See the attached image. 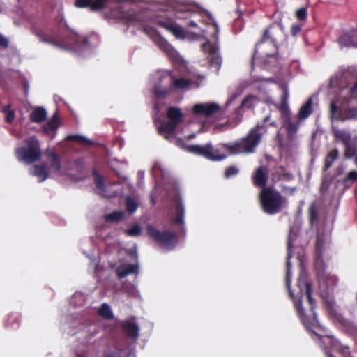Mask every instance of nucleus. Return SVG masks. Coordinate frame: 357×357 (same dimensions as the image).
I'll list each match as a JSON object with an SVG mask.
<instances>
[{
	"label": "nucleus",
	"instance_id": "f257e3e1",
	"mask_svg": "<svg viewBox=\"0 0 357 357\" xmlns=\"http://www.w3.org/2000/svg\"><path fill=\"white\" fill-rule=\"evenodd\" d=\"M300 223L296 222L290 228L287 241V257L286 285L289 294L294 301L297 314L307 331H311L320 340L321 337L312 330L319 325L317 315L313 311L315 302L312 297V287L307 280V274L303 268V248L300 247L307 244L308 241L301 243L298 236Z\"/></svg>",
	"mask_w": 357,
	"mask_h": 357
},
{
	"label": "nucleus",
	"instance_id": "f03ea898",
	"mask_svg": "<svg viewBox=\"0 0 357 357\" xmlns=\"http://www.w3.org/2000/svg\"><path fill=\"white\" fill-rule=\"evenodd\" d=\"M331 242V237L328 235L317 236L316 243V252L317 259L316 261V268L317 270V278L321 296L326 303V307L329 314L337 320H340V314L337 312V309L333 296L331 295L333 291L334 287L336 285L337 279L335 275H331L320 268L318 266L321 265V260L319 259L321 257L324 249L326 248Z\"/></svg>",
	"mask_w": 357,
	"mask_h": 357
},
{
	"label": "nucleus",
	"instance_id": "7ed1b4c3",
	"mask_svg": "<svg viewBox=\"0 0 357 357\" xmlns=\"http://www.w3.org/2000/svg\"><path fill=\"white\" fill-rule=\"evenodd\" d=\"M153 93L156 98H164L172 93L175 89H185L189 86L195 85L199 87V83H195L192 80L183 78L176 79L169 72L157 71L152 77Z\"/></svg>",
	"mask_w": 357,
	"mask_h": 357
},
{
	"label": "nucleus",
	"instance_id": "20e7f679",
	"mask_svg": "<svg viewBox=\"0 0 357 357\" xmlns=\"http://www.w3.org/2000/svg\"><path fill=\"white\" fill-rule=\"evenodd\" d=\"M38 37L43 42L52 44L53 46L62 50H70L79 53L81 50L87 45V40L84 37L76 33L66 30L65 36L61 34L40 31L37 33Z\"/></svg>",
	"mask_w": 357,
	"mask_h": 357
},
{
	"label": "nucleus",
	"instance_id": "39448f33",
	"mask_svg": "<svg viewBox=\"0 0 357 357\" xmlns=\"http://www.w3.org/2000/svg\"><path fill=\"white\" fill-rule=\"evenodd\" d=\"M270 116L264 118L262 124H257L255 128L250 130L246 137L239 142L232 144H225L222 146L231 154H238L242 153H252L261 141L263 134L266 132V127L268 124L277 126L275 121H271Z\"/></svg>",
	"mask_w": 357,
	"mask_h": 357
},
{
	"label": "nucleus",
	"instance_id": "423d86ee",
	"mask_svg": "<svg viewBox=\"0 0 357 357\" xmlns=\"http://www.w3.org/2000/svg\"><path fill=\"white\" fill-rule=\"evenodd\" d=\"M259 200L262 210L268 215L278 213L287 206L286 199L271 187L262 189Z\"/></svg>",
	"mask_w": 357,
	"mask_h": 357
},
{
	"label": "nucleus",
	"instance_id": "0eeeda50",
	"mask_svg": "<svg viewBox=\"0 0 357 357\" xmlns=\"http://www.w3.org/2000/svg\"><path fill=\"white\" fill-rule=\"evenodd\" d=\"M15 155L20 162L26 164L39 160L42 156L40 142L36 136L29 137L15 149Z\"/></svg>",
	"mask_w": 357,
	"mask_h": 357
},
{
	"label": "nucleus",
	"instance_id": "6e6552de",
	"mask_svg": "<svg viewBox=\"0 0 357 357\" xmlns=\"http://www.w3.org/2000/svg\"><path fill=\"white\" fill-rule=\"evenodd\" d=\"M168 122H165L155 117V124L160 134L170 140L174 137V130L178 124L182 121L183 113L178 107H171L167 112Z\"/></svg>",
	"mask_w": 357,
	"mask_h": 357
},
{
	"label": "nucleus",
	"instance_id": "1a4fd4ad",
	"mask_svg": "<svg viewBox=\"0 0 357 357\" xmlns=\"http://www.w3.org/2000/svg\"><path fill=\"white\" fill-rule=\"evenodd\" d=\"M342 98L337 97L330 105L329 114L332 121L357 120L356 107H344L342 105Z\"/></svg>",
	"mask_w": 357,
	"mask_h": 357
},
{
	"label": "nucleus",
	"instance_id": "9d476101",
	"mask_svg": "<svg viewBox=\"0 0 357 357\" xmlns=\"http://www.w3.org/2000/svg\"><path fill=\"white\" fill-rule=\"evenodd\" d=\"M213 31L215 32L214 36L211 40H207L202 44L203 51L208 54V59L211 65H214L219 69L222 59L218 54V27L217 24H213L212 26Z\"/></svg>",
	"mask_w": 357,
	"mask_h": 357
},
{
	"label": "nucleus",
	"instance_id": "9b49d317",
	"mask_svg": "<svg viewBox=\"0 0 357 357\" xmlns=\"http://www.w3.org/2000/svg\"><path fill=\"white\" fill-rule=\"evenodd\" d=\"M333 132L337 140L342 142L345 146V155L351 158L357 153V136H352L351 133L333 127Z\"/></svg>",
	"mask_w": 357,
	"mask_h": 357
},
{
	"label": "nucleus",
	"instance_id": "f8f14e48",
	"mask_svg": "<svg viewBox=\"0 0 357 357\" xmlns=\"http://www.w3.org/2000/svg\"><path fill=\"white\" fill-rule=\"evenodd\" d=\"M186 149L190 153L202 155L212 161H220L227 158L225 154L220 153L219 149H214L211 143L204 146L190 145L188 146Z\"/></svg>",
	"mask_w": 357,
	"mask_h": 357
},
{
	"label": "nucleus",
	"instance_id": "ddd939ff",
	"mask_svg": "<svg viewBox=\"0 0 357 357\" xmlns=\"http://www.w3.org/2000/svg\"><path fill=\"white\" fill-rule=\"evenodd\" d=\"M149 236L160 243L165 248L171 250L176 243L175 234L172 232H160L153 226L149 225L146 227Z\"/></svg>",
	"mask_w": 357,
	"mask_h": 357
},
{
	"label": "nucleus",
	"instance_id": "4468645a",
	"mask_svg": "<svg viewBox=\"0 0 357 357\" xmlns=\"http://www.w3.org/2000/svg\"><path fill=\"white\" fill-rule=\"evenodd\" d=\"M219 109V105L215 102L198 103L193 106L192 113L200 123H203L207 118L211 116Z\"/></svg>",
	"mask_w": 357,
	"mask_h": 357
},
{
	"label": "nucleus",
	"instance_id": "2eb2a0df",
	"mask_svg": "<svg viewBox=\"0 0 357 357\" xmlns=\"http://www.w3.org/2000/svg\"><path fill=\"white\" fill-rule=\"evenodd\" d=\"M144 27V31L149 36L153 43L162 51L166 52L171 57H175L176 52L172 47V46L163 38L154 29L148 26L145 24L143 25Z\"/></svg>",
	"mask_w": 357,
	"mask_h": 357
},
{
	"label": "nucleus",
	"instance_id": "dca6fc26",
	"mask_svg": "<svg viewBox=\"0 0 357 357\" xmlns=\"http://www.w3.org/2000/svg\"><path fill=\"white\" fill-rule=\"evenodd\" d=\"M93 176L96 190L99 195L106 197H112L122 193L121 189H114V187L117 185L116 183H111L105 185L102 176L96 171L93 172Z\"/></svg>",
	"mask_w": 357,
	"mask_h": 357
},
{
	"label": "nucleus",
	"instance_id": "f3484780",
	"mask_svg": "<svg viewBox=\"0 0 357 357\" xmlns=\"http://www.w3.org/2000/svg\"><path fill=\"white\" fill-rule=\"evenodd\" d=\"M340 93L337 97L343 99L357 98V79L347 80L346 75L340 80Z\"/></svg>",
	"mask_w": 357,
	"mask_h": 357
},
{
	"label": "nucleus",
	"instance_id": "a211bd4d",
	"mask_svg": "<svg viewBox=\"0 0 357 357\" xmlns=\"http://www.w3.org/2000/svg\"><path fill=\"white\" fill-rule=\"evenodd\" d=\"M111 15L114 18L123 21L130 24H135L138 22H143L144 21V13H136L133 10H129L126 13L121 10H112Z\"/></svg>",
	"mask_w": 357,
	"mask_h": 357
},
{
	"label": "nucleus",
	"instance_id": "6ab92c4d",
	"mask_svg": "<svg viewBox=\"0 0 357 357\" xmlns=\"http://www.w3.org/2000/svg\"><path fill=\"white\" fill-rule=\"evenodd\" d=\"M155 23L169 31L178 39H184L185 38V30L171 20L157 19L155 20Z\"/></svg>",
	"mask_w": 357,
	"mask_h": 357
},
{
	"label": "nucleus",
	"instance_id": "aec40b11",
	"mask_svg": "<svg viewBox=\"0 0 357 357\" xmlns=\"http://www.w3.org/2000/svg\"><path fill=\"white\" fill-rule=\"evenodd\" d=\"M173 209L170 213L172 221L174 224L184 227L185 207L180 199L173 203Z\"/></svg>",
	"mask_w": 357,
	"mask_h": 357
},
{
	"label": "nucleus",
	"instance_id": "412c9836",
	"mask_svg": "<svg viewBox=\"0 0 357 357\" xmlns=\"http://www.w3.org/2000/svg\"><path fill=\"white\" fill-rule=\"evenodd\" d=\"M262 89L261 87L259 88V96L257 97L255 95H249L242 102L241 107H246V108H252L255 107L260 100L261 101H266L269 104H273V99L266 96L265 94H262L261 93Z\"/></svg>",
	"mask_w": 357,
	"mask_h": 357
},
{
	"label": "nucleus",
	"instance_id": "4be33fe9",
	"mask_svg": "<svg viewBox=\"0 0 357 357\" xmlns=\"http://www.w3.org/2000/svg\"><path fill=\"white\" fill-rule=\"evenodd\" d=\"M338 43L341 48L344 47H357V30H352L349 32L344 33L339 38Z\"/></svg>",
	"mask_w": 357,
	"mask_h": 357
},
{
	"label": "nucleus",
	"instance_id": "5701e85b",
	"mask_svg": "<svg viewBox=\"0 0 357 357\" xmlns=\"http://www.w3.org/2000/svg\"><path fill=\"white\" fill-rule=\"evenodd\" d=\"M284 126L287 131L288 136L293 139L300 126V120L292 121L291 119V112L288 114H284Z\"/></svg>",
	"mask_w": 357,
	"mask_h": 357
},
{
	"label": "nucleus",
	"instance_id": "b1692460",
	"mask_svg": "<svg viewBox=\"0 0 357 357\" xmlns=\"http://www.w3.org/2000/svg\"><path fill=\"white\" fill-rule=\"evenodd\" d=\"M139 271L138 264H121L116 270V275L119 278H124L128 275L137 273Z\"/></svg>",
	"mask_w": 357,
	"mask_h": 357
},
{
	"label": "nucleus",
	"instance_id": "393cba45",
	"mask_svg": "<svg viewBox=\"0 0 357 357\" xmlns=\"http://www.w3.org/2000/svg\"><path fill=\"white\" fill-rule=\"evenodd\" d=\"M268 170L265 167L258 168L253 175V181L255 185L264 187L266 184Z\"/></svg>",
	"mask_w": 357,
	"mask_h": 357
},
{
	"label": "nucleus",
	"instance_id": "a878e982",
	"mask_svg": "<svg viewBox=\"0 0 357 357\" xmlns=\"http://www.w3.org/2000/svg\"><path fill=\"white\" fill-rule=\"evenodd\" d=\"M47 166L45 164L38 165L31 167L30 174L36 176L39 182H43L48 177Z\"/></svg>",
	"mask_w": 357,
	"mask_h": 357
},
{
	"label": "nucleus",
	"instance_id": "bb28decb",
	"mask_svg": "<svg viewBox=\"0 0 357 357\" xmlns=\"http://www.w3.org/2000/svg\"><path fill=\"white\" fill-rule=\"evenodd\" d=\"M122 327L128 336L135 340L137 339L139 337V327L136 323L130 320H127L122 324Z\"/></svg>",
	"mask_w": 357,
	"mask_h": 357
},
{
	"label": "nucleus",
	"instance_id": "cd10ccee",
	"mask_svg": "<svg viewBox=\"0 0 357 357\" xmlns=\"http://www.w3.org/2000/svg\"><path fill=\"white\" fill-rule=\"evenodd\" d=\"M282 91V95L281 97V103L280 105V109L283 114H288L290 113V109L288 105L289 99V89L287 85L283 84L280 86Z\"/></svg>",
	"mask_w": 357,
	"mask_h": 357
},
{
	"label": "nucleus",
	"instance_id": "c85d7f7f",
	"mask_svg": "<svg viewBox=\"0 0 357 357\" xmlns=\"http://www.w3.org/2000/svg\"><path fill=\"white\" fill-rule=\"evenodd\" d=\"M59 128V119L54 115L47 123L43 126L45 133L50 135L51 138L55 137L56 131Z\"/></svg>",
	"mask_w": 357,
	"mask_h": 357
},
{
	"label": "nucleus",
	"instance_id": "c756f323",
	"mask_svg": "<svg viewBox=\"0 0 357 357\" xmlns=\"http://www.w3.org/2000/svg\"><path fill=\"white\" fill-rule=\"evenodd\" d=\"M312 98H310L307 102L301 107L297 115V119H298L300 121L306 119L312 112Z\"/></svg>",
	"mask_w": 357,
	"mask_h": 357
},
{
	"label": "nucleus",
	"instance_id": "7c9ffc66",
	"mask_svg": "<svg viewBox=\"0 0 357 357\" xmlns=\"http://www.w3.org/2000/svg\"><path fill=\"white\" fill-rule=\"evenodd\" d=\"M47 118L46 110L41 107H36L30 114V119L34 123H41Z\"/></svg>",
	"mask_w": 357,
	"mask_h": 357
},
{
	"label": "nucleus",
	"instance_id": "2f4dec72",
	"mask_svg": "<svg viewBox=\"0 0 357 357\" xmlns=\"http://www.w3.org/2000/svg\"><path fill=\"white\" fill-rule=\"evenodd\" d=\"M126 211L132 215L135 213L139 206V199L137 197L126 196L125 198Z\"/></svg>",
	"mask_w": 357,
	"mask_h": 357
},
{
	"label": "nucleus",
	"instance_id": "473e14b6",
	"mask_svg": "<svg viewBox=\"0 0 357 357\" xmlns=\"http://www.w3.org/2000/svg\"><path fill=\"white\" fill-rule=\"evenodd\" d=\"M49 159L52 171L55 174H61V166L58 156L54 153L50 152L49 153Z\"/></svg>",
	"mask_w": 357,
	"mask_h": 357
},
{
	"label": "nucleus",
	"instance_id": "72a5a7b5",
	"mask_svg": "<svg viewBox=\"0 0 357 357\" xmlns=\"http://www.w3.org/2000/svg\"><path fill=\"white\" fill-rule=\"evenodd\" d=\"M356 181H357V171L354 170L349 172L342 181H339V183L343 185L344 188H349Z\"/></svg>",
	"mask_w": 357,
	"mask_h": 357
},
{
	"label": "nucleus",
	"instance_id": "f704fd0d",
	"mask_svg": "<svg viewBox=\"0 0 357 357\" xmlns=\"http://www.w3.org/2000/svg\"><path fill=\"white\" fill-rule=\"evenodd\" d=\"M98 314L104 319H111L114 314L110 306L107 303H103L98 312Z\"/></svg>",
	"mask_w": 357,
	"mask_h": 357
},
{
	"label": "nucleus",
	"instance_id": "c9c22d12",
	"mask_svg": "<svg viewBox=\"0 0 357 357\" xmlns=\"http://www.w3.org/2000/svg\"><path fill=\"white\" fill-rule=\"evenodd\" d=\"M86 296L81 292H76L70 299V304L75 307L82 306L86 301Z\"/></svg>",
	"mask_w": 357,
	"mask_h": 357
},
{
	"label": "nucleus",
	"instance_id": "e433bc0d",
	"mask_svg": "<svg viewBox=\"0 0 357 357\" xmlns=\"http://www.w3.org/2000/svg\"><path fill=\"white\" fill-rule=\"evenodd\" d=\"M124 218L123 211H114L105 216V220L111 222H119Z\"/></svg>",
	"mask_w": 357,
	"mask_h": 357
},
{
	"label": "nucleus",
	"instance_id": "4c0bfd02",
	"mask_svg": "<svg viewBox=\"0 0 357 357\" xmlns=\"http://www.w3.org/2000/svg\"><path fill=\"white\" fill-rule=\"evenodd\" d=\"M338 154L337 149L332 150L328 153L325 159V170L331 167L333 162L337 158Z\"/></svg>",
	"mask_w": 357,
	"mask_h": 357
},
{
	"label": "nucleus",
	"instance_id": "58836bf2",
	"mask_svg": "<svg viewBox=\"0 0 357 357\" xmlns=\"http://www.w3.org/2000/svg\"><path fill=\"white\" fill-rule=\"evenodd\" d=\"M105 357H135V355L132 351L127 354L123 350L116 349L114 351L107 354Z\"/></svg>",
	"mask_w": 357,
	"mask_h": 357
},
{
	"label": "nucleus",
	"instance_id": "ea45409f",
	"mask_svg": "<svg viewBox=\"0 0 357 357\" xmlns=\"http://www.w3.org/2000/svg\"><path fill=\"white\" fill-rule=\"evenodd\" d=\"M279 25L278 24H276V25H273V26H271L264 33V36H263V39L261 40V41L260 43H262V42H264L266 41L268 38H270L271 40V42L273 43L274 45H275V41H276V38L275 37H273V30L274 29H279Z\"/></svg>",
	"mask_w": 357,
	"mask_h": 357
},
{
	"label": "nucleus",
	"instance_id": "a19ab883",
	"mask_svg": "<svg viewBox=\"0 0 357 357\" xmlns=\"http://www.w3.org/2000/svg\"><path fill=\"white\" fill-rule=\"evenodd\" d=\"M2 112L6 114V121L8 123L13 121L15 117V113L13 109H11L10 105H4L2 107Z\"/></svg>",
	"mask_w": 357,
	"mask_h": 357
},
{
	"label": "nucleus",
	"instance_id": "79ce46f5",
	"mask_svg": "<svg viewBox=\"0 0 357 357\" xmlns=\"http://www.w3.org/2000/svg\"><path fill=\"white\" fill-rule=\"evenodd\" d=\"M125 233L130 236H139L142 233V228L139 225L135 224L132 227L126 229Z\"/></svg>",
	"mask_w": 357,
	"mask_h": 357
},
{
	"label": "nucleus",
	"instance_id": "37998d69",
	"mask_svg": "<svg viewBox=\"0 0 357 357\" xmlns=\"http://www.w3.org/2000/svg\"><path fill=\"white\" fill-rule=\"evenodd\" d=\"M107 1L108 0H91V9L92 10H98L105 6Z\"/></svg>",
	"mask_w": 357,
	"mask_h": 357
},
{
	"label": "nucleus",
	"instance_id": "c03bdc74",
	"mask_svg": "<svg viewBox=\"0 0 357 357\" xmlns=\"http://www.w3.org/2000/svg\"><path fill=\"white\" fill-rule=\"evenodd\" d=\"M67 140H74L84 144H90L91 142L86 137L81 135H69L66 137Z\"/></svg>",
	"mask_w": 357,
	"mask_h": 357
},
{
	"label": "nucleus",
	"instance_id": "a18cd8bd",
	"mask_svg": "<svg viewBox=\"0 0 357 357\" xmlns=\"http://www.w3.org/2000/svg\"><path fill=\"white\" fill-rule=\"evenodd\" d=\"M183 13H187L189 15H190L192 13L191 7L188 5L183 4L181 6V7L178 9L177 17L178 18H185V17L183 15Z\"/></svg>",
	"mask_w": 357,
	"mask_h": 357
},
{
	"label": "nucleus",
	"instance_id": "49530a36",
	"mask_svg": "<svg viewBox=\"0 0 357 357\" xmlns=\"http://www.w3.org/2000/svg\"><path fill=\"white\" fill-rule=\"evenodd\" d=\"M87 257L90 259L91 262L89 264L90 268L93 271H96V269L98 268V265L99 264L100 259L99 257L97 256H95L94 255H87Z\"/></svg>",
	"mask_w": 357,
	"mask_h": 357
},
{
	"label": "nucleus",
	"instance_id": "de8ad7c7",
	"mask_svg": "<svg viewBox=\"0 0 357 357\" xmlns=\"http://www.w3.org/2000/svg\"><path fill=\"white\" fill-rule=\"evenodd\" d=\"M83 330L90 336H94L98 333V326L95 324H91L89 326H84Z\"/></svg>",
	"mask_w": 357,
	"mask_h": 357
},
{
	"label": "nucleus",
	"instance_id": "09e8293b",
	"mask_svg": "<svg viewBox=\"0 0 357 357\" xmlns=\"http://www.w3.org/2000/svg\"><path fill=\"white\" fill-rule=\"evenodd\" d=\"M238 172V169H237V167H236L234 166L229 167L225 169V177L229 178L232 176L237 174Z\"/></svg>",
	"mask_w": 357,
	"mask_h": 357
},
{
	"label": "nucleus",
	"instance_id": "8fccbe9b",
	"mask_svg": "<svg viewBox=\"0 0 357 357\" xmlns=\"http://www.w3.org/2000/svg\"><path fill=\"white\" fill-rule=\"evenodd\" d=\"M310 215L311 224L314 225L318 217L317 211L314 206H311L310 207Z\"/></svg>",
	"mask_w": 357,
	"mask_h": 357
},
{
	"label": "nucleus",
	"instance_id": "3c124183",
	"mask_svg": "<svg viewBox=\"0 0 357 357\" xmlns=\"http://www.w3.org/2000/svg\"><path fill=\"white\" fill-rule=\"evenodd\" d=\"M91 5V0H76L75 6L78 8H84Z\"/></svg>",
	"mask_w": 357,
	"mask_h": 357
},
{
	"label": "nucleus",
	"instance_id": "603ef678",
	"mask_svg": "<svg viewBox=\"0 0 357 357\" xmlns=\"http://www.w3.org/2000/svg\"><path fill=\"white\" fill-rule=\"evenodd\" d=\"M296 17L298 20H305L307 17V10L305 8H300L296 12Z\"/></svg>",
	"mask_w": 357,
	"mask_h": 357
},
{
	"label": "nucleus",
	"instance_id": "864d4df0",
	"mask_svg": "<svg viewBox=\"0 0 357 357\" xmlns=\"http://www.w3.org/2000/svg\"><path fill=\"white\" fill-rule=\"evenodd\" d=\"M18 321H19V316L17 314H10L9 316L8 320L9 324L13 326V327H14V325H15L14 322H16V325H17Z\"/></svg>",
	"mask_w": 357,
	"mask_h": 357
},
{
	"label": "nucleus",
	"instance_id": "5fc2aeb1",
	"mask_svg": "<svg viewBox=\"0 0 357 357\" xmlns=\"http://www.w3.org/2000/svg\"><path fill=\"white\" fill-rule=\"evenodd\" d=\"M157 171L161 172L162 173V167L160 163L155 162L151 169V174L153 177L157 176Z\"/></svg>",
	"mask_w": 357,
	"mask_h": 357
},
{
	"label": "nucleus",
	"instance_id": "6e6d98bb",
	"mask_svg": "<svg viewBox=\"0 0 357 357\" xmlns=\"http://www.w3.org/2000/svg\"><path fill=\"white\" fill-rule=\"evenodd\" d=\"M239 96H240V93H238V92H235V93H232L231 95H230V96L229 97V98L226 102V107H228L229 105H230Z\"/></svg>",
	"mask_w": 357,
	"mask_h": 357
},
{
	"label": "nucleus",
	"instance_id": "4d7b16f0",
	"mask_svg": "<svg viewBox=\"0 0 357 357\" xmlns=\"http://www.w3.org/2000/svg\"><path fill=\"white\" fill-rule=\"evenodd\" d=\"M0 46L6 48L8 46V40L2 34H0Z\"/></svg>",
	"mask_w": 357,
	"mask_h": 357
},
{
	"label": "nucleus",
	"instance_id": "13d9d810",
	"mask_svg": "<svg viewBox=\"0 0 357 357\" xmlns=\"http://www.w3.org/2000/svg\"><path fill=\"white\" fill-rule=\"evenodd\" d=\"M301 27L299 24H294L291 26V33L293 36H296L301 31Z\"/></svg>",
	"mask_w": 357,
	"mask_h": 357
},
{
	"label": "nucleus",
	"instance_id": "bf43d9fd",
	"mask_svg": "<svg viewBox=\"0 0 357 357\" xmlns=\"http://www.w3.org/2000/svg\"><path fill=\"white\" fill-rule=\"evenodd\" d=\"M339 84V79L337 76L333 77L331 79V86L332 88Z\"/></svg>",
	"mask_w": 357,
	"mask_h": 357
},
{
	"label": "nucleus",
	"instance_id": "052dcab7",
	"mask_svg": "<svg viewBox=\"0 0 357 357\" xmlns=\"http://www.w3.org/2000/svg\"><path fill=\"white\" fill-rule=\"evenodd\" d=\"M260 82H262L264 83V85H266V83L268 82H273V79L272 78L271 79H259Z\"/></svg>",
	"mask_w": 357,
	"mask_h": 357
},
{
	"label": "nucleus",
	"instance_id": "680f3d73",
	"mask_svg": "<svg viewBox=\"0 0 357 357\" xmlns=\"http://www.w3.org/2000/svg\"><path fill=\"white\" fill-rule=\"evenodd\" d=\"M188 25L190 26H192V27H196L197 25L196 24V22L193 20H190L189 22H188Z\"/></svg>",
	"mask_w": 357,
	"mask_h": 357
},
{
	"label": "nucleus",
	"instance_id": "e2e57ef3",
	"mask_svg": "<svg viewBox=\"0 0 357 357\" xmlns=\"http://www.w3.org/2000/svg\"><path fill=\"white\" fill-rule=\"evenodd\" d=\"M138 176L140 179H143L144 177V171H139L138 172Z\"/></svg>",
	"mask_w": 357,
	"mask_h": 357
},
{
	"label": "nucleus",
	"instance_id": "0e129e2a",
	"mask_svg": "<svg viewBox=\"0 0 357 357\" xmlns=\"http://www.w3.org/2000/svg\"><path fill=\"white\" fill-rule=\"evenodd\" d=\"M195 136H196V135H195V134H192L191 135L188 136V137H187V139H188V140H190V139H192L195 138Z\"/></svg>",
	"mask_w": 357,
	"mask_h": 357
},
{
	"label": "nucleus",
	"instance_id": "69168bd1",
	"mask_svg": "<svg viewBox=\"0 0 357 357\" xmlns=\"http://www.w3.org/2000/svg\"><path fill=\"white\" fill-rule=\"evenodd\" d=\"M177 144L178 146H183V142L181 139L177 140Z\"/></svg>",
	"mask_w": 357,
	"mask_h": 357
},
{
	"label": "nucleus",
	"instance_id": "338daca9",
	"mask_svg": "<svg viewBox=\"0 0 357 357\" xmlns=\"http://www.w3.org/2000/svg\"><path fill=\"white\" fill-rule=\"evenodd\" d=\"M154 109L156 110V111H158L160 109H159V107L157 104L155 105L154 106Z\"/></svg>",
	"mask_w": 357,
	"mask_h": 357
},
{
	"label": "nucleus",
	"instance_id": "774afa93",
	"mask_svg": "<svg viewBox=\"0 0 357 357\" xmlns=\"http://www.w3.org/2000/svg\"><path fill=\"white\" fill-rule=\"evenodd\" d=\"M277 171L278 172H283V169L282 167H279V168H278Z\"/></svg>",
	"mask_w": 357,
	"mask_h": 357
}]
</instances>
